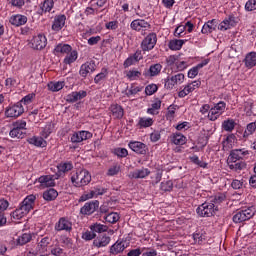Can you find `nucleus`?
Instances as JSON below:
<instances>
[{
    "label": "nucleus",
    "mask_w": 256,
    "mask_h": 256,
    "mask_svg": "<svg viewBox=\"0 0 256 256\" xmlns=\"http://www.w3.org/2000/svg\"><path fill=\"white\" fill-rule=\"evenodd\" d=\"M70 181L73 187H86L91 183V173L86 169L77 170L71 175Z\"/></svg>",
    "instance_id": "nucleus-1"
},
{
    "label": "nucleus",
    "mask_w": 256,
    "mask_h": 256,
    "mask_svg": "<svg viewBox=\"0 0 256 256\" xmlns=\"http://www.w3.org/2000/svg\"><path fill=\"white\" fill-rule=\"evenodd\" d=\"M166 63L168 67H171V69H175L176 71H185L190 65L188 59L183 60L178 55L168 56L166 58Z\"/></svg>",
    "instance_id": "nucleus-2"
},
{
    "label": "nucleus",
    "mask_w": 256,
    "mask_h": 256,
    "mask_svg": "<svg viewBox=\"0 0 256 256\" xmlns=\"http://www.w3.org/2000/svg\"><path fill=\"white\" fill-rule=\"evenodd\" d=\"M23 113H25V108L21 102L11 103L4 110V115L7 119H17Z\"/></svg>",
    "instance_id": "nucleus-3"
},
{
    "label": "nucleus",
    "mask_w": 256,
    "mask_h": 256,
    "mask_svg": "<svg viewBox=\"0 0 256 256\" xmlns=\"http://www.w3.org/2000/svg\"><path fill=\"white\" fill-rule=\"evenodd\" d=\"M225 109H227V103L224 101H220L216 103L207 114V119L209 121H217L223 113H225Z\"/></svg>",
    "instance_id": "nucleus-4"
},
{
    "label": "nucleus",
    "mask_w": 256,
    "mask_h": 256,
    "mask_svg": "<svg viewBox=\"0 0 256 256\" xmlns=\"http://www.w3.org/2000/svg\"><path fill=\"white\" fill-rule=\"evenodd\" d=\"M255 215V207L244 208L233 215L234 223H243V221H249L251 217Z\"/></svg>",
    "instance_id": "nucleus-5"
},
{
    "label": "nucleus",
    "mask_w": 256,
    "mask_h": 256,
    "mask_svg": "<svg viewBox=\"0 0 256 256\" xmlns=\"http://www.w3.org/2000/svg\"><path fill=\"white\" fill-rule=\"evenodd\" d=\"M29 47L36 51H42V49H45V47H47V36H45V34L43 33L34 35L29 42Z\"/></svg>",
    "instance_id": "nucleus-6"
},
{
    "label": "nucleus",
    "mask_w": 256,
    "mask_h": 256,
    "mask_svg": "<svg viewBox=\"0 0 256 256\" xmlns=\"http://www.w3.org/2000/svg\"><path fill=\"white\" fill-rule=\"evenodd\" d=\"M196 211L200 217H212L215 211H217V208H215V204L211 202H204Z\"/></svg>",
    "instance_id": "nucleus-7"
},
{
    "label": "nucleus",
    "mask_w": 256,
    "mask_h": 256,
    "mask_svg": "<svg viewBox=\"0 0 256 256\" xmlns=\"http://www.w3.org/2000/svg\"><path fill=\"white\" fill-rule=\"evenodd\" d=\"M59 177L55 175H43L40 176L36 181L39 183V189H47V187H55V180Z\"/></svg>",
    "instance_id": "nucleus-8"
},
{
    "label": "nucleus",
    "mask_w": 256,
    "mask_h": 256,
    "mask_svg": "<svg viewBox=\"0 0 256 256\" xmlns=\"http://www.w3.org/2000/svg\"><path fill=\"white\" fill-rule=\"evenodd\" d=\"M157 45V34L150 33L148 34L141 43L142 51H151Z\"/></svg>",
    "instance_id": "nucleus-9"
},
{
    "label": "nucleus",
    "mask_w": 256,
    "mask_h": 256,
    "mask_svg": "<svg viewBox=\"0 0 256 256\" xmlns=\"http://www.w3.org/2000/svg\"><path fill=\"white\" fill-rule=\"evenodd\" d=\"M67 21V16L65 14H58L54 17L52 22L51 29L54 33H59L63 27H65V23Z\"/></svg>",
    "instance_id": "nucleus-10"
},
{
    "label": "nucleus",
    "mask_w": 256,
    "mask_h": 256,
    "mask_svg": "<svg viewBox=\"0 0 256 256\" xmlns=\"http://www.w3.org/2000/svg\"><path fill=\"white\" fill-rule=\"evenodd\" d=\"M199 87H201V81H199V80L193 81V82L187 84L183 90L179 91L178 97H180V99H183V98L187 97V95H189V93H193V91H195L196 89H199Z\"/></svg>",
    "instance_id": "nucleus-11"
},
{
    "label": "nucleus",
    "mask_w": 256,
    "mask_h": 256,
    "mask_svg": "<svg viewBox=\"0 0 256 256\" xmlns=\"http://www.w3.org/2000/svg\"><path fill=\"white\" fill-rule=\"evenodd\" d=\"M51 244V238L44 237L42 238L36 247V255L45 256L47 255V249H49V245Z\"/></svg>",
    "instance_id": "nucleus-12"
},
{
    "label": "nucleus",
    "mask_w": 256,
    "mask_h": 256,
    "mask_svg": "<svg viewBox=\"0 0 256 256\" xmlns=\"http://www.w3.org/2000/svg\"><path fill=\"white\" fill-rule=\"evenodd\" d=\"M91 137H93V134L89 131H78L71 136V143H83V141H87Z\"/></svg>",
    "instance_id": "nucleus-13"
},
{
    "label": "nucleus",
    "mask_w": 256,
    "mask_h": 256,
    "mask_svg": "<svg viewBox=\"0 0 256 256\" xmlns=\"http://www.w3.org/2000/svg\"><path fill=\"white\" fill-rule=\"evenodd\" d=\"M151 24L144 19H135L130 23V28L132 31L141 32L145 29H149Z\"/></svg>",
    "instance_id": "nucleus-14"
},
{
    "label": "nucleus",
    "mask_w": 256,
    "mask_h": 256,
    "mask_svg": "<svg viewBox=\"0 0 256 256\" xmlns=\"http://www.w3.org/2000/svg\"><path fill=\"white\" fill-rule=\"evenodd\" d=\"M129 149L137 153L138 155H145L147 153V145L139 141H131L128 144Z\"/></svg>",
    "instance_id": "nucleus-15"
},
{
    "label": "nucleus",
    "mask_w": 256,
    "mask_h": 256,
    "mask_svg": "<svg viewBox=\"0 0 256 256\" xmlns=\"http://www.w3.org/2000/svg\"><path fill=\"white\" fill-rule=\"evenodd\" d=\"M99 209V201L87 202L80 210L82 215H93Z\"/></svg>",
    "instance_id": "nucleus-16"
},
{
    "label": "nucleus",
    "mask_w": 256,
    "mask_h": 256,
    "mask_svg": "<svg viewBox=\"0 0 256 256\" xmlns=\"http://www.w3.org/2000/svg\"><path fill=\"white\" fill-rule=\"evenodd\" d=\"M237 25V21L235 20L234 16H228L225 18L220 24L218 25L219 31H227L229 29H232V27H235Z\"/></svg>",
    "instance_id": "nucleus-17"
},
{
    "label": "nucleus",
    "mask_w": 256,
    "mask_h": 256,
    "mask_svg": "<svg viewBox=\"0 0 256 256\" xmlns=\"http://www.w3.org/2000/svg\"><path fill=\"white\" fill-rule=\"evenodd\" d=\"M71 229H73V224L65 217L60 218L55 224L56 231H71Z\"/></svg>",
    "instance_id": "nucleus-18"
},
{
    "label": "nucleus",
    "mask_w": 256,
    "mask_h": 256,
    "mask_svg": "<svg viewBox=\"0 0 256 256\" xmlns=\"http://www.w3.org/2000/svg\"><path fill=\"white\" fill-rule=\"evenodd\" d=\"M37 197L33 194L28 195L22 202L21 208L26 211L28 214L30 211H32L33 207H35V201Z\"/></svg>",
    "instance_id": "nucleus-19"
},
{
    "label": "nucleus",
    "mask_w": 256,
    "mask_h": 256,
    "mask_svg": "<svg viewBox=\"0 0 256 256\" xmlns=\"http://www.w3.org/2000/svg\"><path fill=\"white\" fill-rule=\"evenodd\" d=\"M95 69H97V66L95 65V62L90 61V62H86L84 64L81 65L80 67V76L81 77H87L88 73H94Z\"/></svg>",
    "instance_id": "nucleus-20"
},
{
    "label": "nucleus",
    "mask_w": 256,
    "mask_h": 256,
    "mask_svg": "<svg viewBox=\"0 0 256 256\" xmlns=\"http://www.w3.org/2000/svg\"><path fill=\"white\" fill-rule=\"evenodd\" d=\"M249 155L248 150L245 149H235L230 153V161L235 163V161H240V159H245Z\"/></svg>",
    "instance_id": "nucleus-21"
},
{
    "label": "nucleus",
    "mask_w": 256,
    "mask_h": 256,
    "mask_svg": "<svg viewBox=\"0 0 256 256\" xmlns=\"http://www.w3.org/2000/svg\"><path fill=\"white\" fill-rule=\"evenodd\" d=\"M9 23L14 27H21L22 25H25V23H27V16L22 14L12 15L9 19Z\"/></svg>",
    "instance_id": "nucleus-22"
},
{
    "label": "nucleus",
    "mask_w": 256,
    "mask_h": 256,
    "mask_svg": "<svg viewBox=\"0 0 256 256\" xmlns=\"http://www.w3.org/2000/svg\"><path fill=\"white\" fill-rule=\"evenodd\" d=\"M57 177H64L65 173H69L73 169V163L71 162H61L57 166Z\"/></svg>",
    "instance_id": "nucleus-23"
},
{
    "label": "nucleus",
    "mask_w": 256,
    "mask_h": 256,
    "mask_svg": "<svg viewBox=\"0 0 256 256\" xmlns=\"http://www.w3.org/2000/svg\"><path fill=\"white\" fill-rule=\"evenodd\" d=\"M113 119H123V115H125V110L119 104H112L109 108Z\"/></svg>",
    "instance_id": "nucleus-24"
},
{
    "label": "nucleus",
    "mask_w": 256,
    "mask_h": 256,
    "mask_svg": "<svg viewBox=\"0 0 256 256\" xmlns=\"http://www.w3.org/2000/svg\"><path fill=\"white\" fill-rule=\"evenodd\" d=\"M170 142L173 145H185L187 143V137L179 132H175L170 136Z\"/></svg>",
    "instance_id": "nucleus-25"
},
{
    "label": "nucleus",
    "mask_w": 256,
    "mask_h": 256,
    "mask_svg": "<svg viewBox=\"0 0 256 256\" xmlns=\"http://www.w3.org/2000/svg\"><path fill=\"white\" fill-rule=\"evenodd\" d=\"M77 59H79V52H77V50H73L72 48L71 51L66 54L65 58L63 59V63L64 65H73Z\"/></svg>",
    "instance_id": "nucleus-26"
},
{
    "label": "nucleus",
    "mask_w": 256,
    "mask_h": 256,
    "mask_svg": "<svg viewBox=\"0 0 256 256\" xmlns=\"http://www.w3.org/2000/svg\"><path fill=\"white\" fill-rule=\"evenodd\" d=\"M30 145L35 147H47V141L42 136H32L27 139Z\"/></svg>",
    "instance_id": "nucleus-27"
},
{
    "label": "nucleus",
    "mask_w": 256,
    "mask_h": 256,
    "mask_svg": "<svg viewBox=\"0 0 256 256\" xmlns=\"http://www.w3.org/2000/svg\"><path fill=\"white\" fill-rule=\"evenodd\" d=\"M72 49H73V47H71V45H69V44L59 43L54 48V54L55 55H67Z\"/></svg>",
    "instance_id": "nucleus-28"
},
{
    "label": "nucleus",
    "mask_w": 256,
    "mask_h": 256,
    "mask_svg": "<svg viewBox=\"0 0 256 256\" xmlns=\"http://www.w3.org/2000/svg\"><path fill=\"white\" fill-rule=\"evenodd\" d=\"M111 243V238L107 235H101L98 236L96 239H94L93 241V245L94 247H107V245Z\"/></svg>",
    "instance_id": "nucleus-29"
},
{
    "label": "nucleus",
    "mask_w": 256,
    "mask_h": 256,
    "mask_svg": "<svg viewBox=\"0 0 256 256\" xmlns=\"http://www.w3.org/2000/svg\"><path fill=\"white\" fill-rule=\"evenodd\" d=\"M217 29V21L215 19L209 20L202 27L203 35H209V33H213Z\"/></svg>",
    "instance_id": "nucleus-30"
},
{
    "label": "nucleus",
    "mask_w": 256,
    "mask_h": 256,
    "mask_svg": "<svg viewBox=\"0 0 256 256\" xmlns=\"http://www.w3.org/2000/svg\"><path fill=\"white\" fill-rule=\"evenodd\" d=\"M151 171H149V169L147 168H141V169H137L134 172H132L130 174V177L132 179H145V177H148V175H150Z\"/></svg>",
    "instance_id": "nucleus-31"
},
{
    "label": "nucleus",
    "mask_w": 256,
    "mask_h": 256,
    "mask_svg": "<svg viewBox=\"0 0 256 256\" xmlns=\"http://www.w3.org/2000/svg\"><path fill=\"white\" fill-rule=\"evenodd\" d=\"M187 40L173 39L169 41L168 47L171 51H181Z\"/></svg>",
    "instance_id": "nucleus-32"
},
{
    "label": "nucleus",
    "mask_w": 256,
    "mask_h": 256,
    "mask_svg": "<svg viewBox=\"0 0 256 256\" xmlns=\"http://www.w3.org/2000/svg\"><path fill=\"white\" fill-rule=\"evenodd\" d=\"M159 109H161V100L155 98L152 101L151 107L147 109L148 115H159Z\"/></svg>",
    "instance_id": "nucleus-33"
},
{
    "label": "nucleus",
    "mask_w": 256,
    "mask_h": 256,
    "mask_svg": "<svg viewBox=\"0 0 256 256\" xmlns=\"http://www.w3.org/2000/svg\"><path fill=\"white\" fill-rule=\"evenodd\" d=\"M153 123H155V120H153V118L140 117L138 119L137 127H139V129H147V127H151Z\"/></svg>",
    "instance_id": "nucleus-34"
},
{
    "label": "nucleus",
    "mask_w": 256,
    "mask_h": 256,
    "mask_svg": "<svg viewBox=\"0 0 256 256\" xmlns=\"http://www.w3.org/2000/svg\"><path fill=\"white\" fill-rule=\"evenodd\" d=\"M48 90L52 91V93H57L61 91L65 87L64 81H52L47 84Z\"/></svg>",
    "instance_id": "nucleus-35"
},
{
    "label": "nucleus",
    "mask_w": 256,
    "mask_h": 256,
    "mask_svg": "<svg viewBox=\"0 0 256 256\" xmlns=\"http://www.w3.org/2000/svg\"><path fill=\"white\" fill-rule=\"evenodd\" d=\"M141 71L137 68H132L128 71H126V77L129 79V81H137L141 79Z\"/></svg>",
    "instance_id": "nucleus-36"
},
{
    "label": "nucleus",
    "mask_w": 256,
    "mask_h": 256,
    "mask_svg": "<svg viewBox=\"0 0 256 256\" xmlns=\"http://www.w3.org/2000/svg\"><path fill=\"white\" fill-rule=\"evenodd\" d=\"M125 251V243L117 241L110 247L111 255H119Z\"/></svg>",
    "instance_id": "nucleus-37"
},
{
    "label": "nucleus",
    "mask_w": 256,
    "mask_h": 256,
    "mask_svg": "<svg viewBox=\"0 0 256 256\" xmlns=\"http://www.w3.org/2000/svg\"><path fill=\"white\" fill-rule=\"evenodd\" d=\"M53 7H55V2L53 0H44L40 5L41 15H43V13H51Z\"/></svg>",
    "instance_id": "nucleus-38"
},
{
    "label": "nucleus",
    "mask_w": 256,
    "mask_h": 256,
    "mask_svg": "<svg viewBox=\"0 0 256 256\" xmlns=\"http://www.w3.org/2000/svg\"><path fill=\"white\" fill-rule=\"evenodd\" d=\"M161 69H163V66L161 64H154L151 65L148 73L145 74L146 77H157L159 73H161Z\"/></svg>",
    "instance_id": "nucleus-39"
},
{
    "label": "nucleus",
    "mask_w": 256,
    "mask_h": 256,
    "mask_svg": "<svg viewBox=\"0 0 256 256\" xmlns=\"http://www.w3.org/2000/svg\"><path fill=\"white\" fill-rule=\"evenodd\" d=\"M55 129V124L49 122L45 125V127L42 128L40 135L43 137V139H47L51 133H53V130Z\"/></svg>",
    "instance_id": "nucleus-40"
},
{
    "label": "nucleus",
    "mask_w": 256,
    "mask_h": 256,
    "mask_svg": "<svg viewBox=\"0 0 256 256\" xmlns=\"http://www.w3.org/2000/svg\"><path fill=\"white\" fill-rule=\"evenodd\" d=\"M58 196L59 193L57 192V190L53 188H50L49 190L43 193V199H45V201H55V199H57Z\"/></svg>",
    "instance_id": "nucleus-41"
},
{
    "label": "nucleus",
    "mask_w": 256,
    "mask_h": 256,
    "mask_svg": "<svg viewBox=\"0 0 256 256\" xmlns=\"http://www.w3.org/2000/svg\"><path fill=\"white\" fill-rule=\"evenodd\" d=\"M245 65L249 69L255 67V65H256V53L255 52H250L249 54L246 55Z\"/></svg>",
    "instance_id": "nucleus-42"
},
{
    "label": "nucleus",
    "mask_w": 256,
    "mask_h": 256,
    "mask_svg": "<svg viewBox=\"0 0 256 256\" xmlns=\"http://www.w3.org/2000/svg\"><path fill=\"white\" fill-rule=\"evenodd\" d=\"M108 75L109 71L107 70V68H102L101 72L94 77V83H96V85H99L101 81H105V79H107Z\"/></svg>",
    "instance_id": "nucleus-43"
},
{
    "label": "nucleus",
    "mask_w": 256,
    "mask_h": 256,
    "mask_svg": "<svg viewBox=\"0 0 256 256\" xmlns=\"http://www.w3.org/2000/svg\"><path fill=\"white\" fill-rule=\"evenodd\" d=\"M31 239H33V235L31 233H24L17 238L18 245H27L30 243Z\"/></svg>",
    "instance_id": "nucleus-44"
},
{
    "label": "nucleus",
    "mask_w": 256,
    "mask_h": 256,
    "mask_svg": "<svg viewBox=\"0 0 256 256\" xmlns=\"http://www.w3.org/2000/svg\"><path fill=\"white\" fill-rule=\"evenodd\" d=\"M107 229H109L107 225L101 223H94L90 226V230L93 231V233H105Z\"/></svg>",
    "instance_id": "nucleus-45"
},
{
    "label": "nucleus",
    "mask_w": 256,
    "mask_h": 256,
    "mask_svg": "<svg viewBox=\"0 0 256 256\" xmlns=\"http://www.w3.org/2000/svg\"><path fill=\"white\" fill-rule=\"evenodd\" d=\"M193 239H194L195 243H197L198 245H202V243H205V241L207 239V234H205V232H203V231L196 232L193 234Z\"/></svg>",
    "instance_id": "nucleus-46"
},
{
    "label": "nucleus",
    "mask_w": 256,
    "mask_h": 256,
    "mask_svg": "<svg viewBox=\"0 0 256 256\" xmlns=\"http://www.w3.org/2000/svg\"><path fill=\"white\" fill-rule=\"evenodd\" d=\"M222 129L228 132L233 131V129H235V120L233 119L224 120L222 122Z\"/></svg>",
    "instance_id": "nucleus-47"
},
{
    "label": "nucleus",
    "mask_w": 256,
    "mask_h": 256,
    "mask_svg": "<svg viewBox=\"0 0 256 256\" xmlns=\"http://www.w3.org/2000/svg\"><path fill=\"white\" fill-rule=\"evenodd\" d=\"M104 219L107 223L115 224V223H117V221H119L120 217L117 212H111V213L107 214L104 217Z\"/></svg>",
    "instance_id": "nucleus-48"
},
{
    "label": "nucleus",
    "mask_w": 256,
    "mask_h": 256,
    "mask_svg": "<svg viewBox=\"0 0 256 256\" xmlns=\"http://www.w3.org/2000/svg\"><path fill=\"white\" fill-rule=\"evenodd\" d=\"M10 137H12V139H23V137H25V132L19 128L14 127L10 131Z\"/></svg>",
    "instance_id": "nucleus-49"
},
{
    "label": "nucleus",
    "mask_w": 256,
    "mask_h": 256,
    "mask_svg": "<svg viewBox=\"0 0 256 256\" xmlns=\"http://www.w3.org/2000/svg\"><path fill=\"white\" fill-rule=\"evenodd\" d=\"M26 215H28V213L24 211L21 206L12 213V217L16 221H19V219H23V217H25Z\"/></svg>",
    "instance_id": "nucleus-50"
},
{
    "label": "nucleus",
    "mask_w": 256,
    "mask_h": 256,
    "mask_svg": "<svg viewBox=\"0 0 256 256\" xmlns=\"http://www.w3.org/2000/svg\"><path fill=\"white\" fill-rule=\"evenodd\" d=\"M143 91V87L137 84H132L127 92V97H131V95H137V93H141Z\"/></svg>",
    "instance_id": "nucleus-51"
},
{
    "label": "nucleus",
    "mask_w": 256,
    "mask_h": 256,
    "mask_svg": "<svg viewBox=\"0 0 256 256\" xmlns=\"http://www.w3.org/2000/svg\"><path fill=\"white\" fill-rule=\"evenodd\" d=\"M255 131H256V122L249 123L246 126L243 137H249L250 135H253V133H255Z\"/></svg>",
    "instance_id": "nucleus-52"
},
{
    "label": "nucleus",
    "mask_w": 256,
    "mask_h": 256,
    "mask_svg": "<svg viewBox=\"0 0 256 256\" xmlns=\"http://www.w3.org/2000/svg\"><path fill=\"white\" fill-rule=\"evenodd\" d=\"M244 111L247 115V117H251L253 115V101L248 100L244 103Z\"/></svg>",
    "instance_id": "nucleus-53"
},
{
    "label": "nucleus",
    "mask_w": 256,
    "mask_h": 256,
    "mask_svg": "<svg viewBox=\"0 0 256 256\" xmlns=\"http://www.w3.org/2000/svg\"><path fill=\"white\" fill-rule=\"evenodd\" d=\"M35 99V93H30L26 96H24L18 103H21V105H30V103H33V100Z\"/></svg>",
    "instance_id": "nucleus-54"
},
{
    "label": "nucleus",
    "mask_w": 256,
    "mask_h": 256,
    "mask_svg": "<svg viewBox=\"0 0 256 256\" xmlns=\"http://www.w3.org/2000/svg\"><path fill=\"white\" fill-rule=\"evenodd\" d=\"M175 111H177V106L170 105L168 107V112L166 114V119H168V121H173L175 119Z\"/></svg>",
    "instance_id": "nucleus-55"
},
{
    "label": "nucleus",
    "mask_w": 256,
    "mask_h": 256,
    "mask_svg": "<svg viewBox=\"0 0 256 256\" xmlns=\"http://www.w3.org/2000/svg\"><path fill=\"white\" fill-rule=\"evenodd\" d=\"M229 168L233 171H242V169H245V163L235 161L229 164Z\"/></svg>",
    "instance_id": "nucleus-56"
},
{
    "label": "nucleus",
    "mask_w": 256,
    "mask_h": 256,
    "mask_svg": "<svg viewBox=\"0 0 256 256\" xmlns=\"http://www.w3.org/2000/svg\"><path fill=\"white\" fill-rule=\"evenodd\" d=\"M161 191H172L173 190V182L171 180L161 182L160 184Z\"/></svg>",
    "instance_id": "nucleus-57"
},
{
    "label": "nucleus",
    "mask_w": 256,
    "mask_h": 256,
    "mask_svg": "<svg viewBox=\"0 0 256 256\" xmlns=\"http://www.w3.org/2000/svg\"><path fill=\"white\" fill-rule=\"evenodd\" d=\"M245 11H256V0H248L244 6Z\"/></svg>",
    "instance_id": "nucleus-58"
},
{
    "label": "nucleus",
    "mask_w": 256,
    "mask_h": 256,
    "mask_svg": "<svg viewBox=\"0 0 256 256\" xmlns=\"http://www.w3.org/2000/svg\"><path fill=\"white\" fill-rule=\"evenodd\" d=\"M159 87H157V84H149L145 88L146 95H154V93H157V90Z\"/></svg>",
    "instance_id": "nucleus-59"
},
{
    "label": "nucleus",
    "mask_w": 256,
    "mask_h": 256,
    "mask_svg": "<svg viewBox=\"0 0 256 256\" xmlns=\"http://www.w3.org/2000/svg\"><path fill=\"white\" fill-rule=\"evenodd\" d=\"M114 155H117V157H127V155H129V151H127V149L125 148H116L113 151Z\"/></svg>",
    "instance_id": "nucleus-60"
},
{
    "label": "nucleus",
    "mask_w": 256,
    "mask_h": 256,
    "mask_svg": "<svg viewBox=\"0 0 256 256\" xmlns=\"http://www.w3.org/2000/svg\"><path fill=\"white\" fill-rule=\"evenodd\" d=\"M175 85H177V84H176L175 79L173 78V76L167 77L165 79L164 87L166 89H173V87H175Z\"/></svg>",
    "instance_id": "nucleus-61"
},
{
    "label": "nucleus",
    "mask_w": 256,
    "mask_h": 256,
    "mask_svg": "<svg viewBox=\"0 0 256 256\" xmlns=\"http://www.w3.org/2000/svg\"><path fill=\"white\" fill-rule=\"evenodd\" d=\"M66 101L68 103H77V101H80L79 96L77 94V91L68 94L67 98H66Z\"/></svg>",
    "instance_id": "nucleus-62"
},
{
    "label": "nucleus",
    "mask_w": 256,
    "mask_h": 256,
    "mask_svg": "<svg viewBox=\"0 0 256 256\" xmlns=\"http://www.w3.org/2000/svg\"><path fill=\"white\" fill-rule=\"evenodd\" d=\"M106 29H109L110 31H115L119 29V21L113 20L105 24Z\"/></svg>",
    "instance_id": "nucleus-63"
},
{
    "label": "nucleus",
    "mask_w": 256,
    "mask_h": 256,
    "mask_svg": "<svg viewBox=\"0 0 256 256\" xmlns=\"http://www.w3.org/2000/svg\"><path fill=\"white\" fill-rule=\"evenodd\" d=\"M191 128V124H189V122H181L178 123L175 127V129L177 131H187V129Z\"/></svg>",
    "instance_id": "nucleus-64"
}]
</instances>
